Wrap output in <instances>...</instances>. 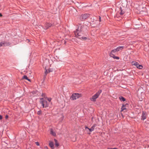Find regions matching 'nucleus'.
Listing matches in <instances>:
<instances>
[{"mask_svg": "<svg viewBox=\"0 0 149 149\" xmlns=\"http://www.w3.org/2000/svg\"><path fill=\"white\" fill-rule=\"evenodd\" d=\"M78 28L76 31H74V32L75 35V36L77 38H79V36H81L82 31L83 30L82 29L84 27V24H79L77 25Z\"/></svg>", "mask_w": 149, "mask_h": 149, "instance_id": "nucleus-1", "label": "nucleus"}, {"mask_svg": "<svg viewBox=\"0 0 149 149\" xmlns=\"http://www.w3.org/2000/svg\"><path fill=\"white\" fill-rule=\"evenodd\" d=\"M81 97V94L78 93H74L71 95L70 98L71 100H74Z\"/></svg>", "mask_w": 149, "mask_h": 149, "instance_id": "nucleus-3", "label": "nucleus"}, {"mask_svg": "<svg viewBox=\"0 0 149 149\" xmlns=\"http://www.w3.org/2000/svg\"><path fill=\"white\" fill-rule=\"evenodd\" d=\"M37 114L38 115H41L42 113V111H41L40 110L39 111H38L37 112Z\"/></svg>", "mask_w": 149, "mask_h": 149, "instance_id": "nucleus-23", "label": "nucleus"}, {"mask_svg": "<svg viewBox=\"0 0 149 149\" xmlns=\"http://www.w3.org/2000/svg\"><path fill=\"white\" fill-rule=\"evenodd\" d=\"M51 100L52 99L51 98H47V100L49 102H50L51 101Z\"/></svg>", "mask_w": 149, "mask_h": 149, "instance_id": "nucleus-25", "label": "nucleus"}, {"mask_svg": "<svg viewBox=\"0 0 149 149\" xmlns=\"http://www.w3.org/2000/svg\"><path fill=\"white\" fill-rule=\"evenodd\" d=\"M2 118V116L0 115V120H1Z\"/></svg>", "mask_w": 149, "mask_h": 149, "instance_id": "nucleus-29", "label": "nucleus"}, {"mask_svg": "<svg viewBox=\"0 0 149 149\" xmlns=\"http://www.w3.org/2000/svg\"><path fill=\"white\" fill-rule=\"evenodd\" d=\"M2 14L1 13H0V17H2Z\"/></svg>", "mask_w": 149, "mask_h": 149, "instance_id": "nucleus-33", "label": "nucleus"}, {"mask_svg": "<svg viewBox=\"0 0 149 149\" xmlns=\"http://www.w3.org/2000/svg\"><path fill=\"white\" fill-rule=\"evenodd\" d=\"M99 22H100L101 21V18L100 16H99Z\"/></svg>", "mask_w": 149, "mask_h": 149, "instance_id": "nucleus-26", "label": "nucleus"}, {"mask_svg": "<svg viewBox=\"0 0 149 149\" xmlns=\"http://www.w3.org/2000/svg\"><path fill=\"white\" fill-rule=\"evenodd\" d=\"M53 71V70L52 68H49L47 70L46 69L45 72V74H44V76H46L47 74L51 72H52Z\"/></svg>", "mask_w": 149, "mask_h": 149, "instance_id": "nucleus-8", "label": "nucleus"}, {"mask_svg": "<svg viewBox=\"0 0 149 149\" xmlns=\"http://www.w3.org/2000/svg\"><path fill=\"white\" fill-rule=\"evenodd\" d=\"M142 100H143V99L142 98H141V99H140V101H142Z\"/></svg>", "mask_w": 149, "mask_h": 149, "instance_id": "nucleus-32", "label": "nucleus"}, {"mask_svg": "<svg viewBox=\"0 0 149 149\" xmlns=\"http://www.w3.org/2000/svg\"><path fill=\"white\" fill-rule=\"evenodd\" d=\"M44 148L45 149H48V147L47 146H45L44 147Z\"/></svg>", "mask_w": 149, "mask_h": 149, "instance_id": "nucleus-28", "label": "nucleus"}, {"mask_svg": "<svg viewBox=\"0 0 149 149\" xmlns=\"http://www.w3.org/2000/svg\"><path fill=\"white\" fill-rule=\"evenodd\" d=\"M138 63V62H137L135 61H132L131 62L132 65H135V66H136V65H137Z\"/></svg>", "mask_w": 149, "mask_h": 149, "instance_id": "nucleus-21", "label": "nucleus"}, {"mask_svg": "<svg viewBox=\"0 0 149 149\" xmlns=\"http://www.w3.org/2000/svg\"><path fill=\"white\" fill-rule=\"evenodd\" d=\"M101 92V90H99L95 94L92 96V97L90 98V100L93 102L95 101L96 99L98 97Z\"/></svg>", "mask_w": 149, "mask_h": 149, "instance_id": "nucleus-2", "label": "nucleus"}, {"mask_svg": "<svg viewBox=\"0 0 149 149\" xmlns=\"http://www.w3.org/2000/svg\"><path fill=\"white\" fill-rule=\"evenodd\" d=\"M42 100L40 101V103L42 105L43 108L46 107H48L49 104L46 100H44L43 98L41 99Z\"/></svg>", "mask_w": 149, "mask_h": 149, "instance_id": "nucleus-4", "label": "nucleus"}, {"mask_svg": "<svg viewBox=\"0 0 149 149\" xmlns=\"http://www.w3.org/2000/svg\"><path fill=\"white\" fill-rule=\"evenodd\" d=\"M120 12L119 13V14L120 15H123L124 14L125 12L122 10V8L120 7Z\"/></svg>", "mask_w": 149, "mask_h": 149, "instance_id": "nucleus-16", "label": "nucleus"}, {"mask_svg": "<svg viewBox=\"0 0 149 149\" xmlns=\"http://www.w3.org/2000/svg\"><path fill=\"white\" fill-rule=\"evenodd\" d=\"M110 56L114 59H119V57L118 56H116L113 54H110Z\"/></svg>", "mask_w": 149, "mask_h": 149, "instance_id": "nucleus-11", "label": "nucleus"}, {"mask_svg": "<svg viewBox=\"0 0 149 149\" xmlns=\"http://www.w3.org/2000/svg\"><path fill=\"white\" fill-rule=\"evenodd\" d=\"M87 129L89 130V128L87 127H85L86 130Z\"/></svg>", "mask_w": 149, "mask_h": 149, "instance_id": "nucleus-30", "label": "nucleus"}, {"mask_svg": "<svg viewBox=\"0 0 149 149\" xmlns=\"http://www.w3.org/2000/svg\"><path fill=\"white\" fill-rule=\"evenodd\" d=\"M143 67L141 65H139L137 67V68L139 69H142Z\"/></svg>", "mask_w": 149, "mask_h": 149, "instance_id": "nucleus-22", "label": "nucleus"}, {"mask_svg": "<svg viewBox=\"0 0 149 149\" xmlns=\"http://www.w3.org/2000/svg\"><path fill=\"white\" fill-rule=\"evenodd\" d=\"M89 14H82L80 16V19L81 21L84 20L89 17Z\"/></svg>", "mask_w": 149, "mask_h": 149, "instance_id": "nucleus-5", "label": "nucleus"}, {"mask_svg": "<svg viewBox=\"0 0 149 149\" xmlns=\"http://www.w3.org/2000/svg\"><path fill=\"white\" fill-rule=\"evenodd\" d=\"M8 117V115H6V116H5V118L6 119H7Z\"/></svg>", "mask_w": 149, "mask_h": 149, "instance_id": "nucleus-27", "label": "nucleus"}, {"mask_svg": "<svg viewBox=\"0 0 149 149\" xmlns=\"http://www.w3.org/2000/svg\"><path fill=\"white\" fill-rule=\"evenodd\" d=\"M124 48V47L123 46H119L117 47L116 49L117 50L118 52L119 51L121 50H122Z\"/></svg>", "mask_w": 149, "mask_h": 149, "instance_id": "nucleus-14", "label": "nucleus"}, {"mask_svg": "<svg viewBox=\"0 0 149 149\" xmlns=\"http://www.w3.org/2000/svg\"><path fill=\"white\" fill-rule=\"evenodd\" d=\"M141 117V119L143 120H144L146 118V114L145 111H142Z\"/></svg>", "mask_w": 149, "mask_h": 149, "instance_id": "nucleus-7", "label": "nucleus"}, {"mask_svg": "<svg viewBox=\"0 0 149 149\" xmlns=\"http://www.w3.org/2000/svg\"><path fill=\"white\" fill-rule=\"evenodd\" d=\"M54 141L55 142V145L56 147H58L59 146V144L58 143L57 140L54 139Z\"/></svg>", "mask_w": 149, "mask_h": 149, "instance_id": "nucleus-15", "label": "nucleus"}, {"mask_svg": "<svg viewBox=\"0 0 149 149\" xmlns=\"http://www.w3.org/2000/svg\"><path fill=\"white\" fill-rule=\"evenodd\" d=\"M52 24L49 23H46L45 24V27L46 29H48L49 27H51Z\"/></svg>", "mask_w": 149, "mask_h": 149, "instance_id": "nucleus-9", "label": "nucleus"}, {"mask_svg": "<svg viewBox=\"0 0 149 149\" xmlns=\"http://www.w3.org/2000/svg\"><path fill=\"white\" fill-rule=\"evenodd\" d=\"M97 125L96 124H94L91 128L89 129V130L90 132L93 131L95 127Z\"/></svg>", "mask_w": 149, "mask_h": 149, "instance_id": "nucleus-10", "label": "nucleus"}, {"mask_svg": "<svg viewBox=\"0 0 149 149\" xmlns=\"http://www.w3.org/2000/svg\"><path fill=\"white\" fill-rule=\"evenodd\" d=\"M126 104L125 105L123 104L121 108V111H123L125 109H126V108H125V107L126 104Z\"/></svg>", "mask_w": 149, "mask_h": 149, "instance_id": "nucleus-19", "label": "nucleus"}, {"mask_svg": "<svg viewBox=\"0 0 149 149\" xmlns=\"http://www.w3.org/2000/svg\"><path fill=\"white\" fill-rule=\"evenodd\" d=\"M117 52V50L116 49H114L111 51L110 54H113Z\"/></svg>", "mask_w": 149, "mask_h": 149, "instance_id": "nucleus-17", "label": "nucleus"}, {"mask_svg": "<svg viewBox=\"0 0 149 149\" xmlns=\"http://www.w3.org/2000/svg\"><path fill=\"white\" fill-rule=\"evenodd\" d=\"M49 146L52 149L54 148V143L53 142H50L49 143Z\"/></svg>", "mask_w": 149, "mask_h": 149, "instance_id": "nucleus-12", "label": "nucleus"}, {"mask_svg": "<svg viewBox=\"0 0 149 149\" xmlns=\"http://www.w3.org/2000/svg\"><path fill=\"white\" fill-rule=\"evenodd\" d=\"M139 65V63H137V65H136V66H135L136 67H137H137H138V65Z\"/></svg>", "mask_w": 149, "mask_h": 149, "instance_id": "nucleus-31", "label": "nucleus"}, {"mask_svg": "<svg viewBox=\"0 0 149 149\" xmlns=\"http://www.w3.org/2000/svg\"><path fill=\"white\" fill-rule=\"evenodd\" d=\"M50 134L52 135L53 136H56V134L55 132H54L52 129H50Z\"/></svg>", "mask_w": 149, "mask_h": 149, "instance_id": "nucleus-13", "label": "nucleus"}, {"mask_svg": "<svg viewBox=\"0 0 149 149\" xmlns=\"http://www.w3.org/2000/svg\"><path fill=\"white\" fill-rule=\"evenodd\" d=\"M35 143L38 146L39 145V143L38 142H35Z\"/></svg>", "mask_w": 149, "mask_h": 149, "instance_id": "nucleus-24", "label": "nucleus"}, {"mask_svg": "<svg viewBox=\"0 0 149 149\" xmlns=\"http://www.w3.org/2000/svg\"><path fill=\"white\" fill-rule=\"evenodd\" d=\"M86 37H84V39H86Z\"/></svg>", "mask_w": 149, "mask_h": 149, "instance_id": "nucleus-34", "label": "nucleus"}, {"mask_svg": "<svg viewBox=\"0 0 149 149\" xmlns=\"http://www.w3.org/2000/svg\"><path fill=\"white\" fill-rule=\"evenodd\" d=\"M119 98L120 100L121 101L124 102L126 100L122 96H120Z\"/></svg>", "mask_w": 149, "mask_h": 149, "instance_id": "nucleus-18", "label": "nucleus"}, {"mask_svg": "<svg viewBox=\"0 0 149 149\" xmlns=\"http://www.w3.org/2000/svg\"><path fill=\"white\" fill-rule=\"evenodd\" d=\"M10 45L9 42H0V47L1 46H8Z\"/></svg>", "mask_w": 149, "mask_h": 149, "instance_id": "nucleus-6", "label": "nucleus"}, {"mask_svg": "<svg viewBox=\"0 0 149 149\" xmlns=\"http://www.w3.org/2000/svg\"><path fill=\"white\" fill-rule=\"evenodd\" d=\"M23 78L24 79H26L27 80H28L29 81H31L30 79H29L28 78V77H27V76L26 75H24L23 76Z\"/></svg>", "mask_w": 149, "mask_h": 149, "instance_id": "nucleus-20", "label": "nucleus"}]
</instances>
